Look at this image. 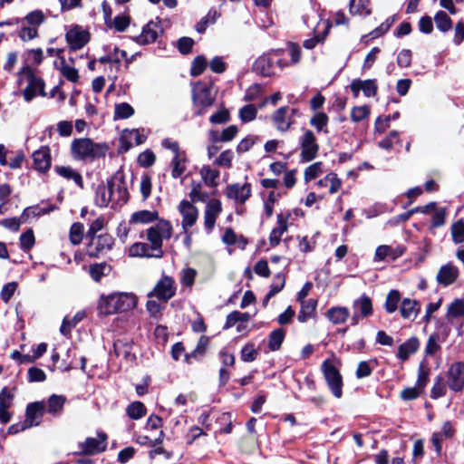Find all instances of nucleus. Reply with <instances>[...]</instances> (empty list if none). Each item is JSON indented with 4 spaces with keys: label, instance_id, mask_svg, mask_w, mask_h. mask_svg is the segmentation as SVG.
Segmentation results:
<instances>
[{
    "label": "nucleus",
    "instance_id": "20e7f679",
    "mask_svg": "<svg viewBox=\"0 0 464 464\" xmlns=\"http://www.w3.org/2000/svg\"><path fill=\"white\" fill-rule=\"evenodd\" d=\"M45 412L44 401H34L28 403L25 410V419L23 421L13 424L8 428V434H17L26 429L39 426Z\"/></svg>",
    "mask_w": 464,
    "mask_h": 464
},
{
    "label": "nucleus",
    "instance_id": "f8f14e48",
    "mask_svg": "<svg viewBox=\"0 0 464 464\" xmlns=\"http://www.w3.org/2000/svg\"><path fill=\"white\" fill-rule=\"evenodd\" d=\"M192 100L195 107L198 108L195 114L200 116L205 113L207 108L212 106L215 98L212 96L209 88L200 84L194 88Z\"/></svg>",
    "mask_w": 464,
    "mask_h": 464
},
{
    "label": "nucleus",
    "instance_id": "e2e57ef3",
    "mask_svg": "<svg viewBox=\"0 0 464 464\" xmlns=\"http://www.w3.org/2000/svg\"><path fill=\"white\" fill-rule=\"evenodd\" d=\"M451 237L455 244L464 242V222L458 220L451 227Z\"/></svg>",
    "mask_w": 464,
    "mask_h": 464
},
{
    "label": "nucleus",
    "instance_id": "7ed1b4c3",
    "mask_svg": "<svg viewBox=\"0 0 464 464\" xmlns=\"http://www.w3.org/2000/svg\"><path fill=\"white\" fill-rule=\"evenodd\" d=\"M71 150L73 159L87 160L104 157L108 147L105 144L94 143L88 138H82L72 142Z\"/></svg>",
    "mask_w": 464,
    "mask_h": 464
},
{
    "label": "nucleus",
    "instance_id": "dca6fc26",
    "mask_svg": "<svg viewBox=\"0 0 464 464\" xmlns=\"http://www.w3.org/2000/svg\"><path fill=\"white\" fill-rule=\"evenodd\" d=\"M222 212V204L219 199L211 198L206 205L204 212V226L207 233H210L216 224V220Z\"/></svg>",
    "mask_w": 464,
    "mask_h": 464
},
{
    "label": "nucleus",
    "instance_id": "49530a36",
    "mask_svg": "<svg viewBox=\"0 0 464 464\" xmlns=\"http://www.w3.org/2000/svg\"><path fill=\"white\" fill-rule=\"evenodd\" d=\"M201 177L204 182L208 187L217 186V179L219 177V171L215 169H211L209 166H203L200 170Z\"/></svg>",
    "mask_w": 464,
    "mask_h": 464
},
{
    "label": "nucleus",
    "instance_id": "5701e85b",
    "mask_svg": "<svg viewBox=\"0 0 464 464\" xmlns=\"http://www.w3.org/2000/svg\"><path fill=\"white\" fill-rule=\"evenodd\" d=\"M405 252L403 246H397L395 247L388 245L379 246L375 250L374 261H383L387 257L395 260L401 256Z\"/></svg>",
    "mask_w": 464,
    "mask_h": 464
},
{
    "label": "nucleus",
    "instance_id": "680f3d73",
    "mask_svg": "<svg viewBox=\"0 0 464 464\" xmlns=\"http://www.w3.org/2000/svg\"><path fill=\"white\" fill-rule=\"evenodd\" d=\"M445 393L446 385L444 383V379L441 376H437L430 391V397L436 400L444 396Z\"/></svg>",
    "mask_w": 464,
    "mask_h": 464
},
{
    "label": "nucleus",
    "instance_id": "4d7b16f0",
    "mask_svg": "<svg viewBox=\"0 0 464 464\" xmlns=\"http://www.w3.org/2000/svg\"><path fill=\"white\" fill-rule=\"evenodd\" d=\"M134 114V109L127 102L115 105L114 119H128Z\"/></svg>",
    "mask_w": 464,
    "mask_h": 464
},
{
    "label": "nucleus",
    "instance_id": "6e6d98bb",
    "mask_svg": "<svg viewBox=\"0 0 464 464\" xmlns=\"http://www.w3.org/2000/svg\"><path fill=\"white\" fill-rule=\"evenodd\" d=\"M249 319L250 314L248 313H240L238 311H233L227 316L224 328L228 329L234 326L237 322H247Z\"/></svg>",
    "mask_w": 464,
    "mask_h": 464
},
{
    "label": "nucleus",
    "instance_id": "13d9d810",
    "mask_svg": "<svg viewBox=\"0 0 464 464\" xmlns=\"http://www.w3.org/2000/svg\"><path fill=\"white\" fill-rule=\"evenodd\" d=\"M60 72L63 77L72 82H76L79 80L78 71L74 67L67 65L64 58H62Z\"/></svg>",
    "mask_w": 464,
    "mask_h": 464
},
{
    "label": "nucleus",
    "instance_id": "9d476101",
    "mask_svg": "<svg viewBox=\"0 0 464 464\" xmlns=\"http://www.w3.org/2000/svg\"><path fill=\"white\" fill-rule=\"evenodd\" d=\"M299 113L297 109L283 106L272 115V121L277 130L286 132L295 123L294 117Z\"/></svg>",
    "mask_w": 464,
    "mask_h": 464
},
{
    "label": "nucleus",
    "instance_id": "338daca9",
    "mask_svg": "<svg viewBox=\"0 0 464 464\" xmlns=\"http://www.w3.org/2000/svg\"><path fill=\"white\" fill-rule=\"evenodd\" d=\"M430 369L427 368L423 363H420L418 369V378L415 385L424 392L429 382Z\"/></svg>",
    "mask_w": 464,
    "mask_h": 464
},
{
    "label": "nucleus",
    "instance_id": "9b49d317",
    "mask_svg": "<svg viewBox=\"0 0 464 464\" xmlns=\"http://www.w3.org/2000/svg\"><path fill=\"white\" fill-rule=\"evenodd\" d=\"M353 315L351 324L357 325L362 318H367L373 313L372 301L366 295H362L352 304Z\"/></svg>",
    "mask_w": 464,
    "mask_h": 464
},
{
    "label": "nucleus",
    "instance_id": "412c9836",
    "mask_svg": "<svg viewBox=\"0 0 464 464\" xmlns=\"http://www.w3.org/2000/svg\"><path fill=\"white\" fill-rule=\"evenodd\" d=\"M226 195L236 203L243 205L251 197V185L247 182L243 185L231 184L227 188Z\"/></svg>",
    "mask_w": 464,
    "mask_h": 464
},
{
    "label": "nucleus",
    "instance_id": "393cba45",
    "mask_svg": "<svg viewBox=\"0 0 464 464\" xmlns=\"http://www.w3.org/2000/svg\"><path fill=\"white\" fill-rule=\"evenodd\" d=\"M35 169L40 172L47 171L51 167V155L48 147H42L33 154Z\"/></svg>",
    "mask_w": 464,
    "mask_h": 464
},
{
    "label": "nucleus",
    "instance_id": "473e14b6",
    "mask_svg": "<svg viewBox=\"0 0 464 464\" xmlns=\"http://www.w3.org/2000/svg\"><path fill=\"white\" fill-rule=\"evenodd\" d=\"M159 220L158 211L140 210L131 214L130 224H150Z\"/></svg>",
    "mask_w": 464,
    "mask_h": 464
},
{
    "label": "nucleus",
    "instance_id": "8fccbe9b",
    "mask_svg": "<svg viewBox=\"0 0 464 464\" xmlns=\"http://www.w3.org/2000/svg\"><path fill=\"white\" fill-rule=\"evenodd\" d=\"M328 116L324 112H316L311 119L310 124L316 129L317 131L328 133L326 126L328 124Z\"/></svg>",
    "mask_w": 464,
    "mask_h": 464
},
{
    "label": "nucleus",
    "instance_id": "4468645a",
    "mask_svg": "<svg viewBox=\"0 0 464 464\" xmlns=\"http://www.w3.org/2000/svg\"><path fill=\"white\" fill-rule=\"evenodd\" d=\"M447 383L450 390L461 392L464 389V362H454L447 373Z\"/></svg>",
    "mask_w": 464,
    "mask_h": 464
},
{
    "label": "nucleus",
    "instance_id": "c85d7f7f",
    "mask_svg": "<svg viewBox=\"0 0 464 464\" xmlns=\"http://www.w3.org/2000/svg\"><path fill=\"white\" fill-rule=\"evenodd\" d=\"M46 19L45 14L42 10H34L28 13L24 17L15 20V24L24 23V24L34 27L38 30V27L44 23Z\"/></svg>",
    "mask_w": 464,
    "mask_h": 464
},
{
    "label": "nucleus",
    "instance_id": "39448f33",
    "mask_svg": "<svg viewBox=\"0 0 464 464\" xmlns=\"http://www.w3.org/2000/svg\"><path fill=\"white\" fill-rule=\"evenodd\" d=\"M172 235V225L165 219H159L158 222L148 228L147 239L152 246V250L156 251L154 257L160 258L164 253L162 250V241L169 239Z\"/></svg>",
    "mask_w": 464,
    "mask_h": 464
},
{
    "label": "nucleus",
    "instance_id": "58836bf2",
    "mask_svg": "<svg viewBox=\"0 0 464 464\" xmlns=\"http://www.w3.org/2000/svg\"><path fill=\"white\" fill-rule=\"evenodd\" d=\"M152 246L147 243L137 242L130 247V256L140 257H154L156 251L152 250Z\"/></svg>",
    "mask_w": 464,
    "mask_h": 464
},
{
    "label": "nucleus",
    "instance_id": "72a5a7b5",
    "mask_svg": "<svg viewBox=\"0 0 464 464\" xmlns=\"http://www.w3.org/2000/svg\"><path fill=\"white\" fill-rule=\"evenodd\" d=\"M420 311V304L416 300L405 298L402 300L400 313L404 319H414Z\"/></svg>",
    "mask_w": 464,
    "mask_h": 464
},
{
    "label": "nucleus",
    "instance_id": "79ce46f5",
    "mask_svg": "<svg viewBox=\"0 0 464 464\" xmlns=\"http://www.w3.org/2000/svg\"><path fill=\"white\" fill-rule=\"evenodd\" d=\"M123 140H128L126 149H130L134 145H140L145 142L146 136L139 131V130H126L123 132Z\"/></svg>",
    "mask_w": 464,
    "mask_h": 464
},
{
    "label": "nucleus",
    "instance_id": "f03ea898",
    "mask_svg": "<svg viewBox=\"0 0 464 464\" xmlns=\"http://www.w3.org/2000/svg\"><path fill=\"white\" fill-rule=\"evenodd\" d=\"M285 51L282 49L272 50L267 53L259 56L253 64V71L265 77L276 74V68L283 70L288 66L285 59Z\"/></svg>",
    "mask_w": 464,
    "mask_h": 464
},
{
    "label": "nucleus",
    "instance_id": "a211bd4d",
    "mask_svg": "<svg viewBox=\"0 0 464 464\" xmlns=\"http://www.w3.org/2000/svg\"><path fill=\"white\" fill-rule=\"evenodd\" d=\"M350 89L354 98L359 96L361 91L365 97H374L378 91L377 81L375 79H354L350 84Z\"/></svg>",
    "mask_w": 464,
    "mask_h": 464
},
{
    "label": "nucleus",
    "instance_id": "0e129e2a",
    "mask_svg": "<svg viewBox=\"0 0 464 464\" xmlns=\"http://www.w3.org/2000/svg\"><path fill=\"white\" fill-rule=\"evenodd\" d=\"M257 110L255 105L247 104L239 111V118L243 122H248L256 119Z\"/></svg>",
    "mask_w": 464,
    "mask_h": 464
},
{
    "label": "nucleus",
    "instance_id": "1a4fd4ad",
    "mask_svg": "<svg viewBox=\"0 0 464 464\" xmlns=\"http://www.w3.org/2000/svg\"><path fill=\"white\" fill-rule=\"evenodd\" d=\"M87 238L89 239L87 255L93 258H99L104 256L111 250L114 245L113 237L107 233Z\"/></svg>",
    "mask_w": 464,
    "mask_h": 464
},
{
    "label": "nucleus",
    "instance_id": "2f4dec72",
    "mask_svg": "<svg viewBox=\"0 0 464 464\" xmlns=\"http://www.w3.org/2000/svg\"><path fill=\"white\" fill-rule=\"evenodd\" d=\"M420 343L418 338L411 337L399 346L397 357L401 361H406L410 355L417 352Z\"/></svg>",
    "mask_w": 464,
    "mask_h": 464
},
{
    "label": "nucleus",
    "instance_id": "6e6552de",
    "mask_svg": "<svg viewBox=\"0 0 464 464\" xmlns=\"http://www.w3.org/2000/svg\"><path fill=\"white\" fill-rule=\"evenodd\" d=\"M177 285L172 276L162 275L154 288L148 294L149 297H156L159 301L166 304L175 296Z\"/></svg>",
    "mask_w": 464,
    "mask_h": 464
},
{
    "label": "nucleus",
    "instance_id": "0eeeda50",
    "mask_svg": "<svg viewBox=\"0 0 464 464\" xmlns=\"http://www.w3.org/2000/svg\"><path fill=\"white\" fill-rule=\"evenodd\" d=\"M110 195L112 204L122 206L129 200V191L127 189L124 175L121 171H117L110 179H108Z\"/></svg>",
    "mask_w": 464,
    "mask_h": 464
},
{
    "label": "nucleus",
    "instance_id": "774afa93",
    "mask_svg": "<svg viewBox=\"0 0 464 464\" xmlns=\"http://www.w3.org/2000/svg\"><path fill=\"white\" fill-rule=\"evenodd\" d=\"M322 162H315L310 166H308L304 170V180L305 182H309L314 179H316L320 174L323 173L322 169Z\"/></svg>",
    "mask_w": 464,
    "mask_h": 464
},
{
    "label": "nucleus",
    "instance_id": "f3484780",
    "mask_svg": "<svg viewBox=\"0 0 464 464\" xmlns=\"http://www.w3.org/2000/svg\"><path fill=\"white\" fill-rule=\"evenodd\" d=\"M65 39L70 49L76 51L82 49L89 42L90 34L81 26L76 25L66 33Z\"/></svg>",
    "mask_w": 464,
    "mask_h": 464
},
{
    "label": "nucleus",
    "instance_id": "69168bd1",
    "mask_svg": "<svg viewBox=\"0 0 464 464\" xmlns=\"http://www.w3.org/2000/svg\"><path fill=\"white\" fill-rule=\"evenodd\" d=\"M207 68V60L203 55L197 56L190 69V74L194 77L199 76Z\"/></svg>",
    "mask_w": 464,
    "mask_h": 464
},
{
    "label": "nucleus",
    "instance_id": "2eb2a0df",
    "mask_svg": "<svg viewBox=\"0 0 464 464\" xmlns=\"http://www.w3.org/2000/svg\"><path fill=\"white\" fill-rule=\"evenodd\" d=\"M178 209L182 217L181 226L183 232H187V229H189L196 224L198 218V210L188 200H182Z\"/></svg>",
    "mask_w": 464,
    "mask_h": 464
},
{
    "label": "nucleus",
    "instance_id": "bf43d9fd",
    "mask_svg": "<svg viewBox=\"0 0 464 464\" xmlns=\"http://www.w3.org/2000/svg\"><path fill=\"white\" fill-rule=\"evenodd\" d=\"M447 315L449 317L464 316V300L455 299L449 306Z\"/></svg>",
    "mask_w": 464,
    "mask_h": 464
},
{
    "label": "nucleus",
    "instance_id": "7c9ffc66",
    "mask_svg": "<svg viewBox=\"0 0 464 464\" xmlns=\"http://www.w3.org/2000/svg\"><path fill=\"white\" fill-rule=\"evenodd\" d=\"M55 172L67 180H72L81 188H83L82 177L77 170L69 166H55Z\"/></svg>",
    "mask_w": 464,
    "mask_h": 464
},
{
    "label": "nucleus",
    "instance_id": "c9c22d12",
    "mask_svg": "<svg viewBox=\"0 0 464 464\" xmlns=\"http://www.w3.org/2000/svg\"><path fill=\"white\" fill-rule=\"evenodd\" d=\"M349 316V309L344 306L332 307L327 311V318L334 324H340L345 323Z\"/></svg>",
    "mask_w": 464,
    "mask_h": 464
},
{
    "label": "nucleus",
    "instance_id": "4be33fe9",
    "mask_svg": "<svg viewBox=\"0 0 464 464\" xmlns=\"http://www.w3.org/2000/svg\"><path fill=\"white\" fill-rule=\"evenodd\" d=\"M37 94L44 96V81L36 77L31 72L28 75V85L24 90V98L26 102H31Z\"/></svg>",
    "mask_w": 464,
    "mask_h": 464
},
{
    "label": "nucleus",
    "instance_id": "c756f323",
    "mask_svg": "<svg viewBox=\"0 0 464 464\" xmlns=\"http://www.w3.org/2000/svg\"><path fill=\"white\" fill-rule=\"evenodd\" d=\"M301 309L297 315V320L300 323H305L309 319L315 317L317 301L315 299H308L304 302H300Z\"/></svg>",
    "mask_w": 464,
    "mask_h": 464
},
{
    "label": "nucleus",
    "instance_id": "b1692460",
    "mask_svg": "<svg viewBox=\"0 0 464 464\" xmlns=\"http://www.w3.org/2000/svg\"><path fill=\"white\" fill-rule=\"evenodd\" d=\"M67 399L64 395H51L45 403V412L49 413L54 418L60 417L63 414L64 405Z\"/></svg>",
    "mask_w": 464,
    "mask_h": 464
},
{
    "label": "nucleus",
    "instance_id": "4c0bfd02",
    "mask_svg": "<svg viewBox=\"0 0 464 464\" xmlns=\"http://www.w3.org/2000/svg\"><path fill=\"white\" fill-rule=\"evenodd\" d=\"M94 202L100 208L107 207L110 202L112 203L111 196L110 195V188L107 185L100 184L95 191Z\"/></svg>",
    "mask_w": 464,
    "mask_h": 464
},
{
    "label": "nucleus",
    "instance_id": "cd10ccee",
    "mask_svg": "<svg viewBox=\"0 0 464 464\" xmlns=\"http://www.w3.org/2000/svg\"><path fill=\"white\" fill-rule=\"evenodd\" d=\"M237 126L229 125L221 132H218V130H210L209 136L213 142H229L237 135Z\"/></svg>",
    "mask_w": 464,
    "mask_h": 464
},
{
    "label": "nucleus",
    "instance_id": "f257e3e1",
    "mask_svg": "<svg viewBox=\"0 0 464 464\" xmlns=\"http://www.w3.org/2000/svg\"><path fill=\"white\" fill-rule=\"evenodd\" d=\"M136 296L129 293H112L100 297L98 310L101 314L110 315L127 312L135 307Z\"/></svg>",
    "mask_w": 464,
    "mask_h": 464
},
{
    "label": "nucleus",
    "instance_id": "a19ab883",
    "mask_svg": "<svg viewBox=\"0 0 464 464\" xmlns=\"http://www.w3.org/2000/svg\"><path fill=\"white\" fill-rule=\"evenodd\" d=\"M111 270L110 265L105 262L91 265L89 274L95 282H100L102 276H108Z\"/></svg>",
    "mask_w": 464,
    "mask_h": 464
},
{
    "label": "nucleus",
    "instance_id": "e433bc0d",
    "mask_svg": "<svg viewBox=\"0 0 464 464\" xmlns=\"http://www.w3.org/2000/svg\"><path fill=\"white\" fill-rule=\"evenodd\" d=\"M342 185V181L335 173H329L317 182L320 188H328L330 194L336 193Z\"/></svg>",
    "mask_w": 464,
    "mask_h": 464
},
{
    "label": "nucleus",
    "instance_id": "f704fd0d",
    "mask_svg": "<svg viewBox=\"0 0 464 464\" xmlns=\"http://www.w3.org/2000/svg\"><path fill=\"white\" fill-rule=\"evenodd\" d=\"M208 344V338L206 336H201L198 340V343L196 348L189 353L185 354V361L187 363H192V361L200 360L206 353L207 347Z\"/></svg>",
    "mask_w": 464,
    "mask_h": 464
},
{
    "label": "nucleus",
    "instance_id": "de8ad7c7",
    "mask_svg": "<svg viewBox=\"0 0 464 464\" xmlns=\"http://www.w3.org/2000/svg\"><path fill=\"white\" fill-rule=\"evenodd\" d=\"M369 0H350L349 11L350 14H364L369 15L371 10L367 8Z\"/></svg>",
    "mask_w": 464,
    "mask_h": 464
},
{
    "label": "nucleus",
    "instance_id": "864d4df0",
    "mask_svg": "<svg viewBox=\"0 0 464 464\" xmlns=\"http://www.w3.org/2000/svg\"><path fill=\"white\" fill-rule=\"evenodd\" d=\"M127 414L132 420H139L146 414V407L140 401H134L127 407Z\"/></svg>",
    "mask_w": 464,
    "mask_h": 464
},
{
    "label": "nucleus",
    "instance_id": "ddd939ff",
    "mask_svg": "<svg viewBox=\"0 0 464 464\" xmlns=\"http://www.w3.org/2000/svg\"><path fill=\"white\" fill-rule=\"evenodd\" d=\"M301 147V161L309 162L313 160L318 154L319 145L314 132L306 130L300 138Z\"/></svg>",
    "mask_w": 464,
    "mask_h": 464
},
{
    "label": "nucleus",
    "instance_id": "37998d69",
    "mask_svg": "<svg viewBox=\"0 0 464 464\" xmlns=\"http://www.w3.org/2000/svg\"><path fill=\"white\" fill-rule=\"evenodd\" d=\"M186 154L185 152L174 155L171 165H172V170H171V176L174 179L179 178L183 172L186 169Z\"/></svg>",
    "mask_w": 464,
    "mask_h": 464
},
{
    "label": "nucleus",
    "instance_id": "423d86ee",
    "mask_svg": "<svg viewBox=\"0 0 464 464\" xmlns=\"http://www.w3.org/2000/svg\"><path fill=\"white\" fill-rule=\"evenodd\" d=\"M324 380L333 395L340 399L343 396V377L339 370L329 361L324 360L321 365Z\"/></svg>",
    "mask_w": 464,
    "mask_h": 464
},
{
    "label": "nucleus",
    "instance_id": "09e8293b",
    "mask_svg": "<svg viewBox=\"0 0 464 464\" xmlns=\"http://www.w3.org/2000/svg\"><path fill=\"white\" fill-rule=\"evenodd\" d=\"M401 300V294L398 290H391L385 300L384 307L387 313L392 314L398 308V304Z\"/></svg>",
    "mask_w": 464,
    "mask_h": 464
},
{
    "label": "nucleus",
    "instance_id": "c03bdc74",
    "mask_svg": "<svg viewBox=\"0 0 464 464\" xmlns=\"http://www.w3.org/2000/svg\"><path fill=\"white\" fill-rule=\"evenodd\" d=\"M55 208L53 206H50L49 208H41L39 206H33L26 208L22 215H21V220L22 222H26L29 218L31 217H40L42 215L47 214L50 211H53Z\"/></svg>",
    "mask_w": 464,
    "mask_h": 464
},
{
    "label": "nucleus",
    "instance_id": "a878e982",
    "mask_svg": "<svg viewBox=\"0 0 464 464\" xmlns=\"http://www.w3.org/2000/svg\"><path fill=\"white\" fill-rule=\"evenodd\" d=\"M459 276V269L452 264L442 266L437 275L439 284L448 286L453 284Z\"/></svg>",
    "mask_w": 464,
    "mask_h": 464
},
{
    "label": "nucleus",
    "instance_id": "aec40b11",
    "mask_svg": "<svg viewBox=\"0 0 464 464\" xmlns=\"http://www.w3.org/2000/svg\"><path fill=\"white\" fill-rule=\"evenodd\" d=\"M290 217L291 214L289 212L277 214L276 227L272 229L268 238L271 246L275 247L279 245L281 237L288 229V220Z\"/></svg>",
    "mask_w": 464,
    "mask_h": 464
},
{
    "label": "nucleus",
    "instance_id": "a18cd8bd",
    "mask_svg": "<svg viewBox=\"0 0 464 464\" xmlns=\"http://www.w3.org/2000/svg\"><path fill=\"white\" fill-rule=\"evenodd\" d=\"M434 21L437 28L443 33L450 31L452 27V20L444 11L437 12Z\"/></svg>",
    "mask_w": 464,
    "mask_h": 464
},
{
    "label": "nucleus",
    "instance_id": "bb28decb",
    "mask_svg": "<svg viewBox=\"0 0 464 464\" xmlns=\"http://www.w3.org/2000/svg\"><path fill=\"white\" fill-rule=\"evenodd\" d=\"M161 32L157 23L150 22L142 29L141 34L137 37L140 44H150L156 41L159 33Z\"/></svg>",
    "mask_w": 464,
    "mask_h": 464
},
{
    "label": "nucleus",
    "instance_id": "ea45409f",
    "mask_svg": "<svg viewBox=\"0 0 464 464\" xmlns=\"http://www.w3.org/2000/svg\"><path fill=\"white\" fill-rule=\"evenodd\" d=\"M285 337V331L282 328L273 330L268 335L267 346L272 352L278 351Z\"/></svg>",
    "mask_w": 464,
    "mask_h": 464
},
{
    "label": "nucleus",
    "instance_id": "5fc2aeb1",
    "mask_svg": "<svg viewBox=\"0 0 464 464\" xmlns=\"http://www.w3.org/2000/svg\"><path fill=\"white\" fill-rule=\"evenodd\" d=\"M258 350L253 343H247L244 345L240 352V358L243 362H250L257 358Z\"/></svg>",
    "mask_w": 464,
    "mask_h": 464
},
{
    "label": "nucleus",
    "instance_id": "3c124183",
    "mask_svg": "<svg viewBox=\"0 0 464 464\" xmlns=\"http://www.w3.org/2000/svg\"><path fill=\"white\" fill-rule=\"evenodd\" d=\"M84 226L80 222H75L71 226L69 237L72 245H79L83 238Z\"/></svg>",
    "mask_w": 464,
    "mask_h": 464
},
{
    "label": "nucleus",
    "instance_id": "603ef678",
    "mask_svg": "<svg viewBox=\"0 0 464 464\" xmlns=\"http://www.w3.org/2000/svg\"><path fill=\"white\" fill-rule=\"evenodd\" d=\"M16 25L19 26L17 35L23 42L31 41L38 36V30L36 28L30 27L24 23Z\"/></svg>",
    "mask_w": 464,
    "mask_h": 464
},
{
    "label": "nucleus",
    "instance_id": "052dcab7",
    "mask_svg": "<svg viewBox=\"0 0 464 464\" xmlns=\"http://www.w3.org/2000/svg\"><path fill=\"white\" fill-rule=\"evenodd\" d=\"M370 108L366 105L354 106L351 111V119L354 122H360L370 115Z\"/></svg>",
    "mask_w": 464,
    "mask_h": 464
},
{
    "label": "nucleus",
    "instance_id": "6ab92c4d",
    "mask_svg": "<svg viewBox=\"0 0 464 464\" xmlns=\"http://www.w3.org/2000/svg\"><path fill=\"white\" fill-rule=\"evenodd\" d=\"M107 436L104 433H99L98 438H87L83 442L80 443L79 447L82 452L87 455L99 454L106 450Z\"/></svg>",
    "mask_w": 464,
    "mask_h": 464
}]
</instances>
